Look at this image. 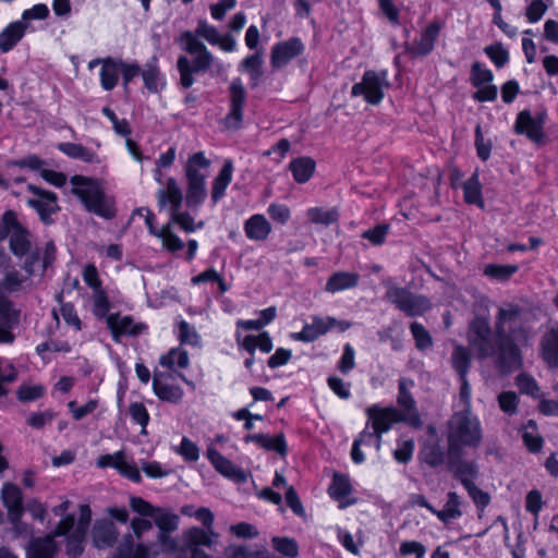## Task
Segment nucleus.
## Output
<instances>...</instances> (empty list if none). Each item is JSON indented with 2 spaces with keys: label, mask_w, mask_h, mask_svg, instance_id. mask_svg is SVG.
<instances>
[{
  "label": "nucleus",
  "mask_w": 558,
  "mask_h": 558,
  "mask_svg": "<svg viewBox=\"0 0 558 558\" xmlns=\"http://www.w3.org/2000/svg\"><path fill=\"white\" fill-rule=\"evenodd\" d=\"M522 439L527 449L532 452H537L542 449L543 439L537 433L536 425L533 421L522 428Z\"/></svg>",
  "instance_id": "nucleus-52"
},
{
  "label": "nucleus",
  "mask_w": 558,
  "mask_h": 558,
  "mask_svg": "<svg viewBox=\"0 0 558 558\" xmlns=\"http://www.w3.org/2000/svg\"><path fill=\"white\" fill-rule=\"evenodd\" d=\"M263 51L256 50L253 54L244 58L239 65L240 71H244L250 75L253 87L258 85V82L263 75Z\"/></svg>",
  "instance_id": "nucleus-38"
},
{
  "label": "nucleus",
  "mask_w": 558,
  "mask_h": 558,
  "mask_svg": "<svg viewBox=\"0 0 558 558\" xmlns=\"http://www.w3.org/2000/svg\"><path fill=\"white\" fill-rule=\"evenodd\" d=\"M121 74V59L105 58L100 70V84L105 90H112L119 82Z\"/></svg>",
  "instance_id": "nucleus-34"
},
{
  "label": "nucleus",
  "mask_w": 558,
  "mask_h": 558,
  "mask_svg": "<svg viewBox=\"0 0 558 558\" xmlns=\"http://www.w3.org/2000/svg\"><path fill=\"white\" fill-rule=\"evenodd\" d=\"M219 534L215 530L192 526L182 533L183 545L190 551L201 550L198 547H213L217 543Z\"/></svg>",
  "instance_id": "nucleus-18"
},
{
  "label": "nucleus",
  "mask_w": 558,
  "mask_h": 558,
  "mask_svg": "<svg viewBox=\"0 0 558 558\" xmlns=\"http://www.w3.org/2000/svg\"><path fill=\"white\" fill-rule=\"evenodd\" d=\"M57 148L70 158L78 159L86 163H100L101 160L97 153L77 143H59Z\"/></svg>",
  "instance_id": "nucleus-31"
},
{
  "label": "nucleus",
  "mask_w": 558,
  "mask_h": 558,
  "mask_svg": "<svg viewBox=\"0 0 558 558\" xmlns=\"http://www.w3.org/2000/svg\"><path fill=\"white\" fill-rule=\"evenodd\" d=\"M304 44L298 37H291L286 41L276 44L271 48L270 64L272 69L279 70L287 65L291 60L304 52Z\"/></svg>",
  "instance_id": "nucleus-17"
},
{
  "label": "nucleus",
  "mask_w": 558,
  "mask_h": 558,
  "mask_svg": "<svg viewBox=\"0 0 558 558\" xmlns=\"http://www.w3.org/2000/svg\"><path fill=\"white\" fill-rule=\"evenodd\" d=\"M233 162L230 159L225 160L222 168L211 184V201L217 204L223 196L228 185L232 181Z\"/></svg>",
  "instance_id": "nucleus-32"
},
{
  "label": "nucleus",
  "mask_w": 558,
  "mask_h": 558,
  "mask_svg": "<svg viewBox=\"0 0 558 558\" xmlns=\"http://www.w3.org/2000/svg\"><path fill=\"white\" fill-rule=\"evenodd\" d=\"M93 299V313L97 318H106L109 316L110 301L104 288L94 290Z\"/></svg>",
  "instance_id": "nucleus-53"
},
{
  "label": "nucleus",
  "mask_w": 558,
  "mask_h": 558,
  "mask_svg": "<svg viewBox=\"0 0 558 558\" xmlns=\"http://www.w3.org/2000/svg\"><path fill=\"white\" fill-rule=\"evenodd\" d=\"M159 210H168L171 222H175L183 231L193 232L203 228L204 222H194V217L190 211H182L184 196L182 189L175 178L170 177L156 192Z\"/></svg>",
  "instance_id": "nucleus-4"
},
{
  "label": "nucleus",
  "mask_w": 558,
  "mask_h": 558,
  "mask_svg": "<svg viewBox=\"0 0 558 558\" xmlns=\"http://www.w3.org/2000/svg\"><path fill=\"white\" fill-rule=\"evenodd\" d=\"M26 190L32 194L26 204L38 214L45 225H50L51 216L60 210L57 194L34 184H27Z\"/></svg>",
  "instance_id": "nucleus-10"
},
{
  "label": "nucleus",
  "mask_w": 558,
  "mask_h": 558,
  "mask_svg": "<svg viewBox=\"0 0 558 558\" xmlns=\"http://www.w3.org/2000/svg\"><path fill=\"white\" fill-rule=\"evenodd\" d=\"M148 548L143 544H134V536L126 534L123 536L117 553L112 558H147Z\"/></svg>",
  "instance_id": "nucleus-39"
},
{
  "label": "nucleus",
  "mask_w": 558,
  "mask_h": 558,
  "mask_svg": "<svg viewBox=\"0 0 558 558\" xmlns=\"http://www.w3.org/2000/svg\"><path fill=\"white\" fill-rule=\"evenodd\" d=\"M410 330L415 340V345L418 350H425L432 347V337L422 324L413 322L410 325Z\"/></svg>",
  "instance_id": "nucleus-56"
},
{
  "label": "nucleus",
  "mask_w": 558,
  "mask_h": 558,
  "mask_svg": "<svg viewBox=\"0 0 558 558\" xmlns=\"http://www.w3.org/2000/svg\"><path fill=\"white\" fill-rule=\"evenodd\" d=\"M74 525V514H66L54 527L50 535L36 538L32 542L27 558H54L58 547L54 537L66 535Z\"/></svg>",
  "instance_id": "nucleus-9"
},
{
  "label": "nucleus",
  "mask_w": 558,
  "mask_h": 558,
  "mask_svg": "<svg viewBox=\"0 0 558 558\" xmlns=\"http://www.w3.org/2000/svg\"><path fill=\"white\" fill-rule=\"evenodd\" d=\"M464 201L468 204L484 206L482 197V184L477 173H473L463 184Z\"/></svg>",
  "instance_id": "nucleus-47"
},
{
  "label": "nucleus",
  "mask_w": 558,
  "mask_h": 558,
  "mask_svg": "<svg viewBox=\"0 0 558 558\" xmlns=\"http://www.w3.org/2000/svg\"><path fill=\"white\" fill-rule=\"evenodd\" d=\"M83 281L88 286L92 291L104 288L99 278V272L94 264H86L82 271Z\"/></svg>",
  "instance_id": "nucleus-63"
},
{
  "label": "nucleus",
  "mask_w": 558,
  "mask_h": 558,
  "mask_svg": "<svg viewBox=\"0 0 558 558\" xmlns=\"http://www.w3.org/2000/svg\"><path fill=\"white\" fill-rule=\"evenodd\" d=\"M27 27L28 24L24 21H15L10 23L0 33V51L7 53L12 50L24 37Z\"/></svg>",
  "instance_id": "nucleus-29"
},
{
  "label": "nucleus",
  "mask_w": 558,
  "mask_h": 558,
  "mask_svg": "<svg viewBox=\"0 0 558 558\" xmlns=\"http://www.w3.org/2000/svg\"><path fill=\"white\" fill-rule=\"evenodd\" d=\"M9 238L10 250L15 256L23 257L31 252V234L26 229L13 231Z\"/></svg>",
  "instance_id": "nucleus-44"
},
{
  "label": "nucleus",
  "mask_w": 558,
  "mask_h": 558,
  "mask_svg": "<svg viewBox=\"0 0 558 558\" xmlns=\"http://www.w3.org/2000/svg\"><path fill=\"white\" fill-rule=\"evenodd\" d=\"M484 51L497 68L505 66L509 61V53L501 44L487 46Z\"/></svg>",
  "instance_id": "nucleus-62"
},
{
  "label": "nucleus",
  "mask_w": 558,
  "mask_h": 558,
  "mask_svg": "<svg viewBox=\"0 0 558 558\" xmlns=\"http://www.w3.org/2000/svg\"><path fill=\"white\" fill-rule=\"evenodd\" d=\"M414 387V381L410 378L401 377L398 380V396L397 403L404 417V423L414 428H421L423 425L421 415L418 413L416 402L411 393V388Z\"/></svg>",
  "instance_id": "nucleus-12"
},
{
  "label": "nucleus",
  "mask_w": 558,
  "mask_h": 558,
  "mask_svg": "<svg viewBox=\"0 0 558 558\" xmlns=\"http://www.w3.org/2000/svg\"><path fill=\"white\" fill-rule=\"evenodd\" d=\"M518 266L515 265H496V264H488L484 268V275L498 279V280H507L509 279L514 272H517Z\"/></svg>",
  "instance_id": "nucleus-58"
},
{
  "label": "nucleus",
  "mask_w": 558,
  "mask_h": 558,
  "mask_svg": "<svg viewBox=\"0 0 558 558\" xmlns=\"http://www.w3.org/2000/svg\"><path fill=\"white\" fill-rule=\"evenodd\" d=\"M244 441L246 444L255 442L256 445H258L259 447H262L268 451L278 452L281 457H284L288 452L287 442H286L284 436L282 434L274 436V437L265 435V434H252V435H247L244 438Z\"/></svg>",
  "instance_id": "nucleus-30"
},
{
  "label": "nucleus",
  "mask_w": 558,
  "mask_h": 558,
  "mask_svg": "<svg viewBox=\"0 0 558 558\" xmlns=\"http://www.w3.org/2000/svg\"><path fill=\"white\" fill-rule=\"evenodd\" d=\"M92 520V510L88 505L80 506V518L74 521L72 530L66 534V554L76 558L84 550V542L87 529Z\"/></svg>",
  "instance_id": "nucleus-14"
},
{
  "label": "nucleus",
  "mask_w": 558,
  "mask_h": 558,
  "mask_svg": "<svg viewBox=\"0 0 558 558\" xmlns=\"http://www.w3.org/2000/svg\"><path fill=\"white\" fill-rule=\"evenodd\" d=\"M460 506L461 501L458 494L456 492H449L444 508L441 510L436 509L434 514L438 518V520L447 524L462 515Z\"/></svg>",
  "instance_id": "nucleus-42"
},
{
  "label": "nucleus",
  "mask_w": 558,
  "mask_h": 558,
  "mask_svg": "<svg viewBox=\"0 0 558 558\" xmlns=\"http://www.w3.org/2000/svg\"><path fill=\"white\" fill-rule=\"evenodd\" d=\"M153 388L156 396L162 401L178 403L183 397V390L180 386L166 383L157 375L154 376Z\"/></svg>",
  "instance_id": "nucleus-37"
},
{
  "label": "nucleus",
  "mask_w": 558,
  "mask_h": 558,
  "mask_svg": "<svg viewBox=\"0 0 558 558\" xmlns=\"http://www.w3.org/2000/svg\"><path fill=\"white\" fill-rule=\"evenodd\" d=\"M327 333L324 317L313 316L312 323L305 324L301 331L291 335L292 339L302 342H313Z\"/></svg>",
  "instance_id": "nucleus-35"
},
{
  "label": "nucleus",
  "mask_w": 558,
  "mask_h": 558,
  "mask_svg": "<svg viewBox=\"0 0 558 558\" xmlns=\"http://www.w3.org/2000/svg\"><path fill=\"white\" fill-rule=\"evenodd\" d=\"M494 75L489 69L484 68L480 62H474L471 68L470 80L474 87H481L493 81Z\"/></svg>",
  "instance_id": "nucleus-59"
},
{
  "label": "nucleus",
  "mask_w": 558,
  "mask_h": 558,
  "mask_svg": "<svg viewBox=\"0 0 558 558\" xmlns=\"http://www.w3.org/2000/svg\"><path fill=\"white\" fill-rule=\"evenodd\" d=\"M178 44L182 50L192 57L181 54L177 60V69L180 74L179 84L182 88L187 89L194 84L195 74L207 72L219 63L207 47L190 31L180 35Z\"/></svg>",
  "instance_id": "nucleus-2"
},
{
  "label": "nucleus",
  "mask_w": 558,
  "mask_h": 558,
  "mask_svg": "<svg viewBox=\"0 0 558 558\" xmlns=\"http://www.w3.org/2000/svg\"><path fill=\"white\" fill-rule=\"evenodd\" d=\"M99 468H113L121 475L134 483L142 482V475L138 468L132 460H128L124 451H117L112 454L99 456L96 462Z\"/></svg>",
  "instance_id": "nucleus-16"
},
{
  "label": "nucleus",
  "mask_w": 558,
  "mask_h": 558,
  "mask_svg": "<svg viewBox=\"0 0 558 558\" xmlns=\"http://www.w3.org/2000/svg\"><path fill=\"white\" fill-rule=\"evenodd\" d=\"M351 493L352 486L349 477L344 474L335 473L328 488V494L339 502V508L343 509L355 502V499L347 500Z\"/></svg>",
  "instance_id": "nucleus-28"
},
{
  "label": "nucleus",
  "mask_w": 558,
  "mask_h": 558,
  "mask_svg": "<svg viewBox=\"0 0 558 558\" xmlns=\"http://www.w3.org/2000/svg\"><path fill=\"white\" fill-rule=\"evenodd\" d=\"M243 230L248 240L264 242L269 238L272 227L264 215L255 214L244 221Z\"/></svg>",
  "instance_id": "nucleus-25"
},
{
  "label": "nucleus",
  "mask_w": 558,
  "mask_h": 558,
  "mask_svg": "<svg viewBox=\"0 0 558 558\" xmlns=\"http://www.w3.org/2000/svg\"><path fill=\"white\" fill-rule=\"evenodd\" d=\"M72 193L80 198L85 208L104 219H112L116 216L114 199L106 195L98 180L73 175L70 180Z\"/></svg>",
  "instance_id": "nucleus-3"
},
{
  "label": "nucleus",
  "mask_w": 558,
  "mask_h": 558,
  "mask_svg": "<svg viewBox=\"0 0 558 558\" xmlns=\"http://www.w3.org/2000/svg\"><path fill=\"white\" fill-rule=\"evenodd\" d=\"M415 444L413 439L398 441V447L393 451V458L401 464H407L412 460Z\"/></svg>",
  "instance_id": "nucleus-61"
},
{
  "label": "nucleus",
  "mask_w": 558,
  "mask_h": 558,
  "mask_svg": "<svg viewBox=\"0 0 558 558\" xmlns=\"http://www.w3.org/2000/svg\"><path fill=\"white\" fill-rule=\"evenodd\" d=\"M420 459L430 468H437L445 462V453L438 444H428L421 449Z\"/></svg>",
  "instance_id": "nucleus-49"
},
{
  "label": "nucleus",
  "mask_w": 558,
  "mask_h": 558,
  "mask_svg": "<svg viewBox=\"0 0 558 558\" xmlns=\"http://www.w3.org/2000/svg\"><path fill=\"white\" fill-rule=\"evenodd\" d=\"M210 160L206 158L203 151L191 155L184 166V175L186 181H206Z\"/></svg>",
  "instance_id": "nucleus-27"
},
{
  "label": "nucleus",
  "mask_w": 558,
  "mask_h": 558,
  "mask_svg": "<svg viewBox=\"0 0 558 558\" xmlns=\"http://www.w3.org/2000/svg\"><path fill=\"white\" fill-rule=\"evenodd\" d=\"M360 276L356 272L337 271L327 280L325 291L329 293L340 292L355 288L359 284Z\"/></svg>",
  "instance_id": "nucleus-33"
},
{
  "label": "nucleus",
  "mask_w": 558,
  "mask_h": 558,
  "mask_svg": "<svg viewBox=\"0 0 558 558\" xmlns=\"http://www.w3.org/2000/svg\"><path fill=\"white\" fill-rule=\"evenodd\" d=\"M235 340L239 348L247 351L250 355H254L256 349H259L263 353H269L274 348L272 340L267 331L245 337H242L241 332L236 331Z\"/></svg>",
  "instance_id": "nucleus-26"
},
{
  "label": "nucleus",
  "mask_w": 558,
  "mask_h": 558,
  "mask_svg": "<svg viewBox=\"0 0 558 558\" xmlns=\"http://www.w3.org/2000/svg\"><path fill=\"white\" fill-rule=\"evenodd\" d=\"M451 363L459 377L466 376L471 363L468 349L462 345H456L451 355Z\"/></svg>",
  "instance_id": "nucleus-50"
},
{
  "label": "nucleus",
  "mask_w": 558,
  "mask_h": 558,
  "mask_svg": "<svg viewBox=\"0 0 558 558\" xmlns=\"http://www.w3.org/2000/svg\"><path fill=\"white\" fill-rule=\"evenodd\" d=\"M25 279L26 278L23 277L19 271L8 270L3 279L0 281V290L9 293L17 291Z\"/></svg>",
  "instance_id": "nucleus-60"
},
{
  "label": "nucleus",
  "mask_w": 558,
  "mask_h": 558,
  "mask_svg": "<svg viewBox=\"0 0 558 558\" xmlns=\"http://www.w3.org/2000/svg\"><path fill=\"white\" fill-rule=\"evenodd\" d=\"M447 466L463 486L473 482L478 474L477 464L475 462L462 459V450L457 453L448 454Z\"/></svg>",
  "instance_id": "nucleus-19"
},
{
  "label": "nucleus",
  "mask_w": 558,
  "mask_h": 558,
  "mask_svg": "<svg viewBox=\"0 0 558 558\" xmlns=\"http://www.w3.org/2000/svg\"><path fill=\"white\" fill-rule=\"evenodd\" d=\"M207 458L214 468L225 475L238 482H245L246 475L244 471L235 466L230 460L223 457L218 450L213 447L207 449Z\"/></svg>",
  "instance_id": "nucleus-24"
},
{
  "label": "nucleus",
  "mask_w": 558,
  "mask_h": 558,
  "mask_svg": "<svg viewBox=\"0 0 558 558\" xmlns=\"http://www.w3.org/2000/svg\"><path fill=\"white\" fill-rule=\"evenodd\" d=\"M545 113L533 117L530 110H522L517 116L513 131L519 135H525L533 143L542 145L545 138Z\"/></svg>",
  "instance_id": "nucleus-13"
},
{
  "label": "nucleus",
  "mask_w": 558,
  "mask_h": 558,
  "mask_svg": "<svg viewBox=\"0 0 558 558\" xmlns=\"http://www.w3.org/2000/svg\"><path fill=\"white\" fill-rule=\"evenodd\" d=\"M274 548L290 558H295L299 554V546L296 542L289 537H272L271 539Z\"/></svg>",
  "instance_id": "nucleus-57"
},
{
  "label": "nucleus",
  "mask_w": 558,
  "mask_h": 558,
  "mask_svg": "<svg viewBox=\"0 0 558 558\" xmlns=\"http://www.w3.org/2000/svg\"><path fill=\"white\" fill-rule=\"evenodd\" d=\"M193 34L196 36L197 39L201 37L213 46H216L217 43L220 41L221 35L217 27L210 25L205 20L198 21L195 32Z\"/></svg>",
  "instance_id": "nucleus-55"
},
{
  "label": "nucleus",
  "mask_w": 558,
  "mask_h": 558,
  "mask_svg": "<svg viewBox=\"0 0 558 558\" xmlns=\"http://www.w3.org/2000/svg\"><path fill=\"white\" fill-rule=\"evenodd\" d=\"M151 519L159 530L158 533L174 532L178 530L179 517L169 510L157 508Z\"/></svg>",
  "instance_id": "nucleus-46"
},
{
  "label": "nucleus",
  "mask_w": 558,
  "mask_h": 558,
  "mask_svg": "<svg viewBox=\"0 0 558 558\" xmlns=\"http://www.w3.org/2000/svg\"><path fill=\"white\" fill-rule=\"evenodd\" d=\"M541 355L550 368H558V322L549 325L541 339Z\"/></svg>",
  "instance_id": "nucleus-23"
},
{
  "label": "nucleus",
  "mask_w": 558,
  "mask_h": 558,
  "mask_svg": "<svg viewBox=\"0 0 558 558\" xmlns=\"http://www.w3.org/2000/svg\"><path fill=\"white\" fill-rule=\"evenodd\" d=\"M142 77L146 88L151 93H158L163 87L162 75L159 71L158 61L153 57L142 70Z\"/></svg>",
  "instance_id": "nucleus-40"
},
{
  "label": "nucleus",
  "mask_w": 558,
  "mask_h": 558,
  "mask_svg": "<svg viewBox=\"0 0 558 558\" xmlns=\"http://www.w3.org/2000/svg\"><path fill=\"white\" fill-rule=\"evenodd\" d=\"M106 323L116 341L121 336H137L146 328L144 324L134 322L133 317L129 315L111 314L107 317Z\"/></svg>",
  "instance_id": "nucleus-21"
},
{
  "label": "nucleus",
  "mask_w": 558,
  "mask_h": 558,
  "mask_svg": "<svg viewBox=\"0 0 558 558\" xmlns=\"http://www.w3.org/2000/svg\"><path fill=\"white\" fill-rule=\"evenodd\" d=\"M385 299L410 317L422 316L432 307L426 296L395 284L388 287Z\"/></svg>",
  "instance_id": "nucleus-6"
},
{
  "label": "nucleus",
  "mask_w": 558,
  "mask_h": 558,
  "mask_svg": "<svg viewBox=\"0 0 558 558\" xmlns=\"http://www.w3.org/2000/svg\"><path fill=\"white\" fill-rule=\"evenodd\" d=\"M119 536L116 524L109 519L96 520L92 529V541L99 549L112 547Z\"/></svg>",
  "instance_id": "nucleus-22"
},
{
  "label": "nucleus",
  "mask_w": 558,
  "mask_h": 558,
  "mask_svg": "<svg viewBox=\"0 0 558 558\" xmlns=\"http://www.w3.org/2000/svg\"><path fill=\"white\" fill-rule=\"evenodd\" d=\"M1 499L8 510V517L11 523H17L23 513V494L20 487L14 484L7 483L1 489Z\"/></svg>",
  "instance_id": "nucleus-20"
},
{
  "label": "nucleus",
  "mask_w": 558,
  "mask_h": 558,
  "mask_svg": "<svg viewBox=\"0 0 558 558\" xmlns=\"http://www.w3.org/2000/svg\"><path fill=\"white\" fill-rule=\"evenodd\" d=\"M173 223L169 219L168 223L163 225L157 231V234H154V236L161 240L162 247L171 253L179 252L184 247L183 241L172 231Z\"/></svg>",
  "instance_id": "nucleus-43"
},
{
  "label": "nucleus",
  "mask_w": 558,
  "mask_h": 558,
  "mask_svg": "<svg viewBox=\"0 0 558 558\" xmlns=\"http://www.w3.org/2000/svg\"><path fill=\"white\" fill-rule=\"evenodd\" d=\"M316 168V162L311 157H299L289 163V169L292 172L293 179L300 183H306L313 177Z\"/></svg>",
  "instance_id": "nucleus-36"
},
{
  "label": "nucleus",
  "mask_w": 558,
  "mask_h": 558,
  "mask_svg": "<svg viewBox=\"0 0 558 558\" xmlns=\"http://www.w3.org/2000/svg\"><path fill=\"white\" fill-rule=\"evenodd\" d=\"M129 413L133 422L142 427L141 435H147L146 427L149 423L150 416L144 403L138 401L131 402L129 405Z\"/></svg>",
  "instance_id": "nucleus-54"
},
{
  "label": "nucleus",
  "mask_w": 558,
  "mask_h": 558,
  "mask_svg": "<svg viewBox=\"0 0 558 558\" xmlns=\"http://www.w3.org/2000/svg\"><path fill=\"white\" fill-rule=\"evenodd\" d=\"M246 90L241 78H233L229 86V111L223 118V125L228 130L241 128L244 119Z\"/></svg>",
  "instance_id": "nucleus-11"
},
{
  "label": "nucleus",
  "mask_w": 558,
  "mask_h": 558,
  "mask_svg": "<svg viewBox=\"0 0 558 558\" xmlns=\"http://www.w3.org/2000/svg\"><path fill=\"white\" fill-rule=\"evenodd\" d=\"M445 23L434 20L427 24L420 33L417 39L405 47V51L413 57H425L429 54L435 47Z\"/></svg>",
  "instance_id": "nucleus-15"
},
{
  "label": "nucleus",
  "mask_w": 558,
  "mask_h": 558,
  "mask_svg": "<svg viewBox=\"0 0 558 558\" xmlns=\"http://www.w3.org/2000/svg\"><path fill=\"white\" fill-rule=\"evenodd\" d=\"M19 318L9 311H0V344H11L15 340L12 329L17 325Z\"/></svg>",
  "instance_id": "nucleus-45"
},
{
  "label": "nucleus",
  "mask_w": 558,
  "mask_h": 558,
  "mask_svg": "<svg viewBox=\"0 0 558 558\" xmlns=\"http://www.w3.org/2000/svg\"><path fill=\"white\" fill-rule=\"evenodd\" d=\"M306 216L313 223L329 226L338 220L337 209H323L319 207H312L307 209Z\"/></svg>",
  "instance_id": "nucleus-51"
},
{
  "label": "nucleus",
  "mask_w": 558,
  "mask_h": 558,
  "mask_svg": "<svg viewBox=\"0 0 558 558\" xmlns=\"http://www.w3.org/2000/svg\"><path fill=\"white\" fill-rule=\"evenodd\" d=\"M548 5L544 0H532L526 7L525 16L530 23L538 22L546 13Z\"/></svg>",
  "instance_id": "nucleus-64"
},
{
  "label": "nucleus",
  "mask_w": 558,
  "mask_h": 558,
  "mask_svg": "<svg viewBox=\"0 0 558 558\" xmlns=\"http://www.w3.org/2000/svg\"><path fill=\"white\" fill-rule=\"evenodd\" d=\"M207 197L206 181H186L185 204L193 210L197 211L199 206Z\"/></svg>",
  "instance_id": "nucleus-41"
},
{
  "label": "nucleus",
  "mask_w": 558,
  "mask_h": 558,
  "mask_svg": "<svg viewBox=\"0 0 558 558\" xmlns=\"http://www.w3.org/2000/svg\"><path fill=\"white\" fill-rule=\"evenodd\" d=\"M389 87L387 71L368 70L364 72L361 82L351 88L352 97H363L368 105H379L385 96V89Z\"/></svg>",
  "instance_id": "nucleus-7"
},
{
  "label": "nucleus",
  "mask_w": 558,
  "mask_h": 558,
  "mask_svg": "<svg viewBox=\"0 0 558 558\" xmlns=\"http://www.w3.org/2000/svg\"><path fill=\"white\" fill-rule=\"evenodd\" d=\"M495 332L496 337L492 335L486 318L476 317L469 327V343L480 359L495 357L501 372L519 367L521 348L529 347L534 336L531 314L514 303L500 306L496 315Z\"/></svg>",
  "instance_id": "nucleus-1"
},
{
  "label": "nucleus",
  "mask_w": 558,
  "mask_h": 558,
  "mask_svg": "<svg viewBox=\"0 0 558 558\" xmlns=\"http://www.w3.org/2000/svg\"><path fill=\"white\" fill-rule=\"evenodd\" d=\"M160 365L169 369L186 368L190 363L189 354L181 348L171 349L167 354L162 355L159 361Z\"/></svg>",
  "instance_id": "nucleus-48"
},
{
  "label": "nucleus",
  "mask_w": 558,
  "mask_h": 558,
  "mask_svg": "<svg viewBox=\"0 0 558 558\" xmlns=\"http://www.w3.org/2000/svg\"><path fill=\"white\" fill-rule=\"evenodd\" d=\"M482 427L471 410L456 412L448 422V454L461 451L463 447L475 448L482 441Z\"/></svg>",
  "instance_id": "nucleus-5"
},
{
  "label": "nucleus",
  "mask_w": 558,
  "mask_h": 558,
  "mask_svg": "<svg viewBox=\"0 0 558 558\" xmlns=\"http://www.w3.org/2000/svg\"><path fill=\"white\" fill-rule=\"evenodd\" d=\"M365 414L367 428H372L377 434V451L381 448L383 435L388 433L396 423L404 422L402 412L392 405L372 404L366 408Z\"/></svg>",
  "instance_id": "nucleus-8"
}]
</instances>
